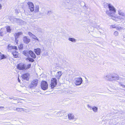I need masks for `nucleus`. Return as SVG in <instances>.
Listing matches in <instances>:
<instances>
[{
  "label": "nucleus",
  "instance_id": "obj_1",
  "mask_svg": "<svg viewBox=\"0 0 125 125\" xmlns=\"http://www.w3.org/2000/svg\"><path fill=\"white\" fill-rule=\"evenodd\" d=\"M104 6L108 7L109 10H107L106 11V13L109 16H112L113 15L115 14L116 12L115 9L111 4L105 3V4Z\"/></svg>",
  "mask_w": 125,
  "mask_h": 125
},
{
  "label": "nucleus",
  "instance_id": "obj_2",
  "mask_svg": "<svg viewBox=\"0 0 125 125\" xmlns=\"http://www.w3.org/2000/svg\"><path fill=\"white\" fill-rule=\"evenodd\" d=\"M48 85L47 82L45 81H42L41 83L42 89L44 90H47L48 88Z\"/></svg>",
  "mask_w": 125,
  "mask_h": 125
},
{
  "label": "nucleus",
  "instance_id": "obj_3",
  "mask_svg": "<svg viewBox=\"0 0 125 125\" xmlns=\"http://www.w3.org/2000/svg\"><path fill=\"white\" fill-rule=\"evenodd\" d=\"M75 83L76 85H79L82 83L83 80L81 77L76 78L74 79Z\"/></svg>",
  "mask_w": 125,
  "mask_h": 125
},
{
  "label": "nucleus",
  "instance_id": "obj_4",
  "mask_svg": "<svg viewBox=\"0 0 125 125\" xmlns=\"http://www.w3.org/2000/svg\"><path fill=\"white\" fill-rule=\"evenodd\" d=\"M57 80L55 78H53L51 79V85L52 88H53L55 87L57 85Z\"/></svg>",
  "mask_w": 125,
  "mask_h": 125
},
{
  "label": "nucleus",
  "instance_id": "obj_5",
  "mask_svg": "<svg viewBox=\"0 0 125 125\" xmlns=\"http://www.w3.org/2000/svg\"><path fill=\"white\" fill-rule=\"evenodd\" d=\"M21 77L22 79L28 81L30 77V75L29 73H26L22 75Z\"/></svg>",
  "mask_w": 125,
  "mask_h": 125
},
{
  "label": "nucleus",
  "instance_id": "obj_6",
  "mask_svg": "<svg viewBox=\"0 0 125 125\" xmlns=\"http://www.w3.org/2000/svg\"><path fill=\"white\" fill-rule=\"evenodd\" d=\"M113 75L111 74H109L105 76L104 77V78L107 80L109 81H112V77Z\"/></svg>",
  "mask_w": 125,
  "mask_h": 125
},
{
  "label": "nucleus",
  "instance_id": "obj_7",
  "mask_svg": "<svg viewBox=\"0 0 125 125\" xmlns=\"http://www.w3.org/2000/svg\"><path fill=\"white\" fill-rule=\"evenodd\" d=\"M17 68L19 70H23L25 68V65L23 64H18L17 66Z\"/></svg>",
  "mask_w": 125,
  "mask_h": 125
},
{
  "label": "nucleus",
  "instance_id": "obj_8",
  "mask_svg": "<svg viewBox=\"0 0 125 125\" xmlns=\"http://www.w3.org/2000/svg\"><path fill=\"white\" fill-rule=\"evenodd\" d=\"M7 33L5 28H1L0 30V35L3 36Z\"/></svg>",
  "mask_w": 125,
  "mask_h": 125
},
{
  "label": "nucleus",
  "instance_id": "obj_9",
  "mask_svg": "<svg viewBox=\"0 0 125 125\" xmlns=\"http://www.w3.org/2000/svg\"><path fill=\"white\" fill-rule=\"evenodd\" d=\"M23 41L24 43L28 44L30 42V40L26 36H25L23 38Z\"/></svg>",
  "mask_w": 125,
  "mask_h": 125
},
{
  "label": "nucleus",
  "instance_id": "obj_10",
  "mask_svg": "<svg viewBox=\"0 0 125 125\" xmlns=\"http://www.w3.org/2000/svg\"><path fill=\"white\" fill-rule=\"evenodd\" d=\"M23 34V33L21 32H19L16 33L14 34V35L15 36V40L16 41H17V38L19 37V36L20 35H22Z\"/></svg>",
  "mask_w": 125,
  "mask_h": 125
},
{
  "label": "nucleus",
  "instance_id": "obj_11",
  "mask_svg": "<svg viewBox=\"0 0 125 125\" xmlns=\"http://www.w3.org/2000/svg\"><path fill=\"white\" fill-rule=\"evenodd\" d=\"M69 119L70 120L75 121L76 118H74V115L73 114H69L68 115Z\"/></svg>",
  "mask_w": 125,
  "mask_h": 125
},
{
  "label": "nucleus",
  "instance_id": "obj_12",
  "mask_svg": "<svg viewBox=\"0 0 125 125\" xmlns=\"http://www.w3.org/2000/svg\"><path fill=\"white\" fill-rule=\"evenodd\" d=\"M87 106L89 108H90L91 110L92 109L93 111L94 112H96L97 111L98 108L95 106L92 107L89 105H88Z\"/></svg>",
  "mask_w": 125,
  "mask_h": 125
},
{
  "label": "nucleus",
  "instance_id": "obj_13",
  "mask_svg": "<svg viewBox=\"0 0 125 125\" xmlns=\"http://www.w3.org/2000/svg\"><path fill=\"white\" fill-rule=\"evenodd\" d=\"M34 51L37 55H40L41 52V49L39 48L34 49Z\"/></svg>",
  "mask_w": 125,
  "mask_h": 125
},
{
  "label": "nucleus",
  "instance_id": "obj_14",
  "mask_svg": "<svg viewBox=\"0 0 125 125\" xmlns=\"http://www.w3.org/2000/svg\"><path fill=\"white\" fill-rule=\"evenodd\" d=\"M62 74V71H60L57 72V73L56 74V78L57 79H59Z\"/></svg>",
  "mask_w": 125,
  "mask_h": 125
},
{
  "label": "nucleus",
  "instance_id": "obj_15",
  "mask_svg": "<svg viewBox=\"0 0 125 125\" xmlns=\"http://www.w3.org/2000/svg\"><path fill=\"white\" fill-rule=\"evenodd\" d=\"M118 13L119 15L121 16V17H124L125 16V13L120 10H118ZM121 17V16H120Z\"/></svg>",
  "mask_w": 125,
  "mask_h": 125
},
{
  "label": "nucleus",
  "instance_id": "obj_16",
  "mask_svg": "<svg viewBox=\"0 0 125 125\" xmlns=\"http://www.w3.org/2000/svg\"><path fill=\"white\" fill-rule=\"evenodd\" d=\"M38 80L37 79H35L33 80L31 82V83L32 85L34 86H36L37 84Z\"/></svg>",
  "mask_w": 125,
  "mask_h": 125
},
{
  "label": "nucleus",
  "instance_id": "obj_17",
  "mask_svg": "<svg viewBox=\"0 0 125 125\" xmlns=\"http://www.w3.org/2000/svg\"><path fill=\"white\" fill-rule=\"evenodd\" d=\"M22 53L25 56H29V51L24 50L22 51Z\"/></svg>",
  "mask_w": 125,
  "mask_h": 125
},
{
  "label": "nucleus",
  "instance_id": "obj_18",
  "mask_svg": "<svg viewBox=\"0 0 125 125\" xmlns=\"http://www.w3.org/2000/svg\"><path fill=\"white\" fill-rule=\"evenodd\" d=\"M29 55L31 56L34 59L36 58V56L34 53L31 50L29 51Z\"/></svg>",
  "mask_w": 125,
  "mask_h": 125
},
{
  "label": "nucleus",
  "instance_id": "obj_19",
  "mask_svg": "<svg viewBox=\"0 0 125 125\" xmlns=\"http://www.w3.org/2000/svg\"><path fill=\"white\" fill-rule=\"evenodd\" d=\"M7 56L4 54H2L0 52V61L3 59L6 58Z\"/></svg>",
  "mask_w": 125,
  "mask_h": 125
},
{
  "label": "nucleus",
  "instance_id": "obj_20",
  "mask_svg": "<svg viewBox=\"0 0 125 125\" xmlns=\"http://www.w3.org/2000/svg\"><path fill=\"white\" fill-rule=\"evenodd\" d=\"M12 54L14 57L15 58H17L18 56V53L15 51H14V52H12Z\"/></svg>",
  "mask_w": 125,
  "mask_h": 125
},
{
  "label": "nucleus",
  "instance_id": "obj_21",
  "mask_svg": "<svg viewBox=\"0 0 125 125\" xmlns=\"http://www.w3.org/2000/svg\"><path fill=\"white\" fill-rule=\"evenodd\" d=\"M5 29L7 32L9 33L10 32L11 29H10V27L9 26H7Z\"/></svg>",
  "mask_w": 125,
  "mask_h": 125
},
{
  "label": "nucleus",
  "instance_id": "obj_22",
  "mask_svg": "<svg viewBox=\"0 0 125 125\" xmlns=\"http://www.w3.org/2000/svg\"><path fill=\"white\" fill-rule=\"evenodd\" d=\"M112 81L113 80H118L119 79V77L117 75L114 76H113L112 77Z\"/></svg>",
  "mask_w": 125,
  "mask_h": 125
},
{
  "label": "nucleus",
  "instance_id": "obj_23",
  "mask_svg": "<svg viewBox=\"0 0 125 125\" xmlns=\"http://www.w3.org/2000/svg\"><path fill=\"white\" fill-rule=\"evenodd\" d=\"M26 60H28L30 62H33L34 61V59L32 58H26Z\"/></svg>",
  "mask_w": 125,
  "mask_h": 125
},
{
  "label": "nucleus",
  "instance_id": "obj_24",
  "mask_svg": "<svg viewBox=\"0 0 125 125\" xmlns=\"http://www.w3.org/2000/svg\"><path fill=\"white\" fill-rule=\"evenodd\" d=\"M27 4L28 5L29 8L31 6H32L34 5L31 2H28Z\"/></svg>",
  "mask_w": 125,
  "mask_h": 125
},
{
  "label": "nucleus",
  "instance_id": "obj_25",
  "mask_svg": "<svg viewBox=\"0 0 125 125\" xmlns=\"http://www.w3.org/2000/svg\"><path fill=\"white\" fill-rule=\"evenodd\" d=\"M68 40L69 41L73 42H75L76 41L75 39L73 38H69Z\"/></svg>",
  "mask_w": 125,
  "mask_h": 125
},
{
  "label": "nucleus",
  "instance_id": "obj_26",
  "mask_svg": "<svg viewBox=\"0 0 125 125\" xmlns=\"http://www.w3.org/2000/svg\"><path fill=\"white\" fill-rule=\"evenodd\" d=\"M8 51H11V49H12V48L11 46H10V45L9 44L8 46Z\"/></svg>",
  "mask_w": 125,
  "mask_h": 125
},
{
  "label": "nucleus",
  "instance_id": "obj_27",
  "mask_svg": "<svg viewBox=\"0 0 125 125\" xmlns=\"http://www.w3.org/2000/svg\"><path fill=\"white\" fill-rule=\"evenodd\" d=\"M31 37H32V38L33 39H34L36 40L37 41H39L38 39L33 34Z\"/></svg>",
  "mask_w": 125,
  "mask_h": 125
},
{
  "label": "nucleus",
  "instance_id": "obj_28",
  "mask_svg": "<svg viewBox=\"0 0 125 125\" xmlns=\"http://www.w3.org/2000/svg\"><path fill=\"white\" fill-rule=\"evenodd\" d=\"M39 6L37 5L36 6L35 8V11L36 12H37L39 11Z\"/></svg>",
  "mask_w": 125,
  "mask_h": 125
},
{
  "label": "nucleus",
  "instance_id": "obj_29",
  "mask_svg": "<svg viewBox=\"0 0 125 125\" xmlns=\"http://www.w3.org/2000/svg\"><path fill=\"white\" fill-rule=\"evenodd\" d=\"M67 6H68V7H66V8L71 9L72 8V5H71L70 4H68Z\"/></svg>",
  "mask_w": 125,
  "mask_h": 125
},
{
  "label": "nucleus",
  "instance_id": "obj_30",
  "mask_svg": "<svg viewBox=\"0 0 125 125\" xmlns=\"http://www.w3.org/2000/svg\"><path fill=\"white\" fill-rule=\"evenodd\" d=\"M30 10L31 11H33L34 10V5L29 8Z\"/></svg>",
  "mask_w": 125,
  "mask_h": 125
},
{
  "label": "nucleus",
  "instance_id": "obj_31",
  "mask_svg": "<svg viewBox=\"0 0 125 125\" xmlns=\"http://www.w3.org/2000/svg\"><path fill=\"white\" fill-rule=\"evenodd\" d=\"M31 64H29L27 65V67L25 69H28L31 68Z\"/></svg>",
  "mask_w": 125,
  "mask_h": 125
},
{
  "label": "nucleus",
  "instance_id": "obj_32",
  "mask_svg": "<svg viewBox=\"0 0 125 125\" xmlns=\"http://www.w3.org/2000/svg\"><path fill=\"white\" fill-rule=\"evenodd\" d=\"M117 18L120 19V20H124L125 21V16L124 17H118Z\"/></svg>",
  "mask_w": 125,
  "mask_h": 125
},
{
  "label": "nucleus",
  "instance_id": "obj_33",
  "mask_svg": "<svg viewBox=\"0 0 125 125\" xmlns=\"http://www.w3.org/2000/svg\"><path fill=\"white\" fill-rule=\"evenodd\" d=\"M23 48V45L22 44H21L20 45L18 46V48L20 50H21Z\"/></svg>",
  "mask_w": 125,
  "mask_h": 125
},
{
  "label": "nucleus",
  "instance_id": "obj_34",
  "mask_svg": "<svg viewBox=\"0 0 125 125\" xmlns=\"http://www.w3.org/2000/svg\"><path fill=\"white\" fill-rule=\"evenodd\" d=\"M23 109L22 108H16V110H17V111L21 112L22 111V110Z\"/></svg>",
  "mask_w": 125,
  "mask_h": 125
},
{
  "label": "nucleus",
  "instance_id": "obj_35",
  "mask_svg": "<svg viewBox=\"0 0 125 125\" xmlns=\"http://www.w3.org/2000/svg\"><path fill=\"white\" fill-rule=\"evenodd\" d=\"M62 115H63L65 113V112L63 110H62L61 111H60L59 112H58L57 113V114H60V113H62Z\"/></svg>",
  "mask_w": 125,
  "mask_h": 125
},
{
  "label": "nucleus",
  "instance_id": "obj_36",
  "mask_svg": "<svg viewBox=\"0 0 125 125\" xmlns=\"http://www.w3.org/2000/svg\"><path fill=\"white\" fill-rule=\"evenodd\" d=\"M118 33L117 31H115L114 33V35L115 36H118Z\"/></svg>",
  "mask_w": 125,
  "mask_h": 125
},
{
  "label": "nucleus",
  "instance_id": "obj_37",
  "mask_svg": "<svg viewBox=\"0 0 125 125\" xmlns=\"http://www.w3.org/2000/svg\"><path fill=\"white\" fill-rule=\"evenodd\" d=\"M116 29L117 30L120 31V30L122 29H123V28L122 27H117Z\"/></svg>",
  "mask_w": 125,
  "mask_h": 125
},
{
  "label": "nucleus",
  "instance_id": "obj_38",
  "mask_svg": "<svg viewBox=\"0 0 125 125\" xmlns=\"http://www.w3.org/2000/svg\"><path fill=\"white\" fill-rule=\"evenodd\" d=\"M12 49L17 50V46H12Z\"/></svg>",
  "mask_w": 125,
  "mask_h": 125
},
{
  "label": "nucleus",
  "instance_id": "obj_39",
  "mask_svg": "<svg viewBox=\"0 0 125 125\" xmlns=\"http://www.w3.org/2000/svg\"><path fill=\"white\" fill-rule=\"evenodd\" d=\"M38 31L39 32H42V30L41 28H38L37 29Z\"/></svg>",
  "mask_w": 125,
  "mask_h": 125
},
{
  "label": "nucleus",
  "instance_id": "obj_40",
  "mask_svg": "<svg viewBox=\"0 0 125 125\" xmlns=\"http://www.w3.org/2000/svg\"><path fill=\"white\" fill-rule=\"evenodd\" d=\"M29 35L31 37L33 34L31 32H29L28 33Z\"/></svg>",
  "mask_w": 125,
  "mask_h": 125
},
{
  "label": "nucleus",
  "instance_id": "obj_41",
  "mask_svg": "<svg viewBox=\"0 0 125 125\" xmlns=\"http://www.w3.org/2000/svg\"><path fill=\"white\" fill-rule=\"evenodd\" d=\"M34 85L31 84V85H30L29 86V87L30 88H33L34 87Z\"/></svg>",
  "mask_w": 125,
  "mask_h": 125
},
{
  "label": "nucleus",
  "instance_id": "obj_42",
  "mask_svg": "<svg viewBox=\"0 0 125 125\" xmlns=\"http://www.w3.org/2000/svg\"><path fill=\"white\" fill-rule=\"evenodd\" d=\"M19 10H18L16 9L15 10V13H18L19 12Z\"/></svg>",
  "mask_w": 125,
  "mask_h": 125
},
{
  "label": "nucleus",
  "instance_id": "obj_43",
  "mask_svg": "<svg viewBox=\"0 0 125 125\" xmlns=\"http://www.w3.org/2000/svg\"><path fill=\"white\" fill-rule=\"evenodd\" d=\"M118 83L121 86H122V85L123 84L122 83L120 82H118Z\"/></svg>",
  "mask_w": 125,
  "mask_h": 125
},
{
  "label": "nucleus",
  "instance_id": "obj_44",
  "mask_svg": "<svg viewBox=\"0 0 125 125\" xmlns=\"http://www.w3.org/2000/svg\"><path fill=\"white\" fill-rule=\"evenodd\" d=\"M118 83L121 86H122V85L123 84L122 83L120 82H118Z\"/></svg>",
  "mask_w": 125,
  "mask_h": 125
},
{
  "label": "nucleus",
  "instance_id": "obj_45",
  "mask_svg": "<svg viewBox=\"0 0 125 125\" xmlns=\"http://www.w3.org/2000/svg\"><path fill=\"white\" fill-rule=\"evenodd\" d=\"M51 13V11H49L48 12L47 14L50 15Z\"/></svg>",
  "mask_w": 125,
  "mask_h": 125
},
{
  "label": "nucleus",
  "instance_id": "obj_46",
  "mask_svg": "<svg viewBox=\"0 0 125 125\" xmlns=\"http://www.w3.org/2000/svg\"><path fill=\"white\" fill-rule=\"evenodd\" d=\"M7 98L8 99H13V97H7Z\"/></svg>",
  "mask_w": 125,
  "mask_h": 125
},
{
  "label": "nucleus",
  "instance_id": "obj_47",
  "mask_svg": "<svg viewBox=\"0 0 125 125\" xmlns=\"http://www.w3.org/2000/svg\"><path fill=\"white\" fill-rule=\"evenodd\" d=\"M123 88H124V89L125 90V85L124 84H123L121 86Z\"/></svg>",
  "mask_w": 125,
  "mask_h": 125
},
{
  "label": "nucleus",
  "instance_id": "obj_48",
  "mask_svg": "<svg viewBox=\"0 0 125 125\" xmlns=\"http://www.w3.org/2000/svg\"><path fill=\"white\" fill-rule=\"evenodd\" d=\"M112 19L114 20H115L116 19V18L115 17H114L113 16H112Z\"/></svg>",
  "mask_w": 125,
  "mask_h": 125
},
{
  "label": "nucleus",
  "instance_id": "obj_49",
  "mask_svg": "<svg viewBox=\"0 0 125 125\" xmlns=\"http://www.w3.org/2000/svg\"><path fill=\"white\" fill-rule=\"evenodd\" d=\"M62 113H60V114H61V115H60V116L63 115H62Z\"/></svg>",
  "mask_w": 125,
  "mask_h": 125
},
{
  "label": "nucleus",
  "instance_id": "obj_50",
  "mask_svg": "<svg viewBox=\"0 0 125 125\" xmlns=\"http://www.w3.org/2000/svg\"><path fill=\"white\" fill-rule=\"evenodd\" d=\"M13 100H16V98H14L13 97Z\"/></svg>",
  "mask_w": 125,
  "mask_h": 125
},
{
  "label": "nucleus",
  "instance_id": "obj_51",
  "mask_svg": "<svg viewBox=\"0 0 125 125\" xmlns=\"http://www.w3.org/2000/svg\"><path fill=\"white\" fill-rule=\"evenodd\" d=\"M18 81L19 82H20V80L19 78H18Z\"/></svg>",
  "mask_w": 125,
  "mask_h": 125
},
{
  "label": "nucleus",
  "instance_id": "obj_52",
  "mask_svg": "<svg viewBox=\"0 0 125 125\" xmlns=\"http://www.w3.org/2000/svg\"><path fill=\"white\" fill-rule=\"evenodd\" d=\"M4 108V107H3V106H0V108Z\"/></svg>",
  "mask_w": 125,
  "mask_h": 125
},
{
  "label": "nucleus",
  "instance_id": "obj_53",
  "mask_svg": "<svg viewBox=\"0 0 125 125\" xmlns=\"http://www.w3.org/2000/svg\"><path fill=\"white\" fill-rule=\"evenodd\" d=\"M26 11H25L24 12L25 13V14H26V15H27L28 14H26Z\"/></svg>",
  "mask_w": 125,
  "mask_h": 125
},
{
  "label": "nucleus",
  "instance_id": "obj_54",
  "mask_svg": "<svg viewBox=\"0 0 125 125\" xmlns=\"http://www.w3.org/2000/svg\"><path fill=\"white\" fill-rule=\"evenodd\" d=\"M1 4H0V10L1 9Z\"/></svg>",
  "mask_w": 125,
  "mask_h": 125
},
{
  "label": "nucleus",
  "instance_id": "obj_55",
  "mask_svg": "<svg viewBox=\"0 0 125 125\" xmlns=\"http://www.w3.org/2000/svg\"><path fill=\"white\" fill-rule=\"evenodd\" d=\"M17 20V19L15 18L14 20V21H16Z\"/></svg>",
  "mask_w": 125,
  "mask_h": 125
},
{
  "label": "nucleus",
  "instance_id": "obj_56",
  "mask_svg": "<svg viewBox=\"0 0 125 125\" xmlns=\"http://www.w3.org/2000/svg\"><path fill=\"white\" fill-rule=\"evenodd\" d=\"M2 0H0V1H2Z\"/></svg>",
  "mask_w": 125,
  "mask_h": 125
}]
</instances>
